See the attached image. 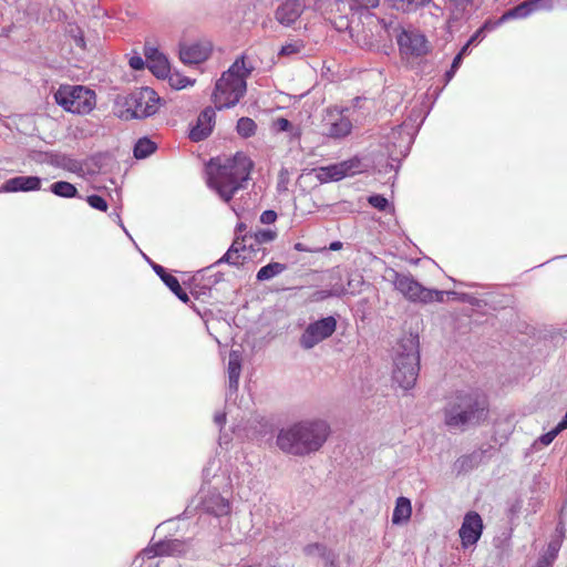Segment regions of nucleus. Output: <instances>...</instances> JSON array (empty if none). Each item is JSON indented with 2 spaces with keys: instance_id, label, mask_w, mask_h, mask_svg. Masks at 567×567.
Masks as SVG:
<instances>
[{
  "instance_id": "1",
  "label": "nucleus",
  "mask_w": 567,
  "mask_h": 567,
  "mask_svg": "<svg viewBox=\"0 0 567 567\" xmlns=\"http://www.w3.org/2000/svg\"><path fill=\"white\" fill-rule=\"evenodd\" d=\"M330 426L321 419H307L280 430L278 447L289 454L303 456L317 452L327 441Z\"/></svg>"
},
{
  "instance_id": "2",
  "label": "nucleus",
  "mask_w": 567,
  "mask_h": 567,
  "mask_svg": "<svg viewBox=\"0 0 567 567\" xmlns=\"http://www.w3.org/2000/svg\"><path fill=\"white\" fill-rule=\"evenodd\" d=\"M252 161L237 153L223 163L212 161L207 166V184L224 202L228 203L248 181Z\"/></svg>"
},
{
  "instance_id": "3",
  "label": "nucleus",
  "mask_w": 567,
  "mask_h": 567,
  "mask_svg": "<svg viewBox=\"0 0 567 567\" xmlns=\"http://www.w3.org/2000/svg\"><path fill=\"white\" fill-rule=\"evenodd\" d=\"M252 69L241 55L221 74L213 92V102L217 109L233 107L239 102L247 91L246 80Z\"/></svg>"
},
{
  "instance_id": "4",
  "label": "nucleus",
  "mask_w": 567,
  "mask_h": 567,
  "mask_svg": "<svg viewBox=\"0 0 567 567\" xmlns=\"http://www.w3.org/2000/svg\"><path fill=\"white\" fill-rule=\"evenodd\" d=\"M485 403L471 393L461 392L450 398L444 409V422L450 429L465 430L486 417Z\"/></svg>"
},
{
  "instance_id": "5",
  "label": "nucleus",
  "mask_w": 567,
  "mask_h": 567,
  "mask_svg": "<svg viewBox=\"0 0 567 567\" xmlns=\"http://www.w3.org/2000/svg\"><path fill=\"white\" fill-rule=\"evenodd\" d=\"M420 370L419 343L415 338L401 340L394 357L393 380L403 389L415 385Z\"/></svg>"
},
{
  "instance_id": "6",
  "label": "nucleus",
  "mask_w": 567,
  "mask_h": 567,
  "mask_svg": "<svg viewBox=\"0 0 567 567\" xmlns=\"http://www.w3.org/2000/svg\"><path fill=\"white\" fill-rule=\"evenodd\" d=\"M54 100L64 111L74 114H89L96 105L95 92L83 85H61Z\"/></svg>"
},
{
  "instance_id": "7",
  "label": "nucleus",
  "mask_w": 567,
  "mask_h": 567,
  "mask_svg": "<svg viewBox=\"0 0 567 567\" xmlns=\"http://www.w3.org/2000/svg\"><path fill=\"white\" fill-rule=\"evenodd\" d=\"M392 281L395 289L412 302H442L445 295L442 290L423 287L410 275L393 271Z\"/></svg>"
},
{
  "instance_id": "8",
  "label": "nucleus",
  "mask_w": 567,
  "mask_h": 567,
  "mask_svg": "<svg viewBox=\"0 0 567 567\" xmlns=\"http://www.w3.org/2000/svg\"><path fill=\"white\" fill-rule=\"evenodd\" d=\"M400 54L404 60H414L430 53L431 47L424 34L413 29H402L396 35Z\"/></svg>"
},
{
  "instance_id": "9",
  "label": "nucleus",
  "mask_w": 567,
  "mask_h": 567,
  "mask_svg": "<svg viewBox=\"0 0 567 567\" xmlns=\"http://www.w3.org/2000/svg\"><path fill=\"white\" fill-rule=\"evenodd\" d=\"M126 106L132 117L145 118L158 111L159 96L151 87H141L127 97Z\"/></svg>"
},
{
  "instance_id": "10",
  "label": "nucleus",
  "mask_w": 567,
  "mask_h": 567,
  "mask_svg": "<svg viewBox=\"0 0 567 567\" xmlns=\"http://www.w3.org/2000/svg\"><path fill=\"white\" fill-rule=\"evenodd\" d=\"M368 29L359 25L351 27L353 40L361 47L367 49L374 48L382 38V31L386 32V24L378 19L374 14L365 16Z\"/></svg>"
},
{
  "instance_id": "11",
  "label": "nucleus",
  "mask_w": 567,
  "mask_h": 567,
  "mask_svg": "<svg viewBox=\"0 0 567 567\" xmlns=\"http://www.w3.org/2000/svg\"><path fill=\"white\" fill-rule=\"evenodd\" d=\"M348 112V109H328L322 123L323 134L332 138H342L349 135L352 123Z\"/></svg>"
},
{
  "instance_id": "12",
  "label": "nucleus",
  "mask_w": 567,
  "mask_h": 567,
  "mask_svg": "<svg viewBox=\"0 0 567 567\" xmlns=\"http://www.w3.org/2000/svg\"><path fill=\"white\" fill-rule=\"evenodd\" d=\"M364 169L358 157H353L333 165L317 168L316 177L321 183L337 182L347 176L354 175Z\"/></svg>"
},
{
  "instance_id": "13",
  "label": "nucleus",
  "mask_w": 567,
  "mask_h": 567,
  "mask_svg": "<svg viewBox=\"0 0 567 567\" xmlns=\"http://www.w3.org/2000/svg\"><path fill=\"white\" fill-rule=\"evenodd\" d=\"M337 328L333 317L322 318L310 323L300 338V344L305 349H312L316 344L329 338Z\"/></svg>"
},
{
  "instance_id": "14",
  "label": "nucleus",
  "mask_w": 567,
  "mask_h": 567,
  "mask_svg": "<svg viewBox=\"0 0 567 567\" xmlns=\"http://www.w3.org/2000/svg\"><path fill=\"white\" fill-rule=\"evenodd\" d=\"M483 532V520L476 512H468L458 530L462 546L467 548L478 542Z\"/></svg>"
},
{
  "instance_id": "15",
  "label": "nucleus",
  "mask_w": 567,
  "mask_h": 567,
  "mask_svg": "<svg viewBox=\"0 0 567 567\" xmlns=\"http://www.w3.org/2000/svg\"><path fill=\"white\" fill-rule=\"evenodd\" d=\"M212 52V43L207 40L184 43L179 49V58L185 64H199L206 61Z\"/></svg>"
},
{
  "instance_id": "16",
  "label": "nucleus",
  "mask_w": 567,
  "mask_h": 567,
  "mask_svg": "<svg viewBox=\"0 0 567 567\" xmlns=\"http://www.w3.org/2000/svg\"><path fill=\"white\" fill-rule=\"evenodd\" d=\"M188 550V545L179 539H166L152 545L143 551L148 558L155 556H182Z\"/></svg>"
},
{
  "instance_id": "17",
  "label": "nucleus",
  "mask_w": 567,
  "mask_h": 567,
  "mask_svg": "<svg viewBox=\"0 0 567 567\" xmlns=\"http://www.w3.org/2000/svg\"><path fill=\"white\" fill-rule=\"evenodd\" d=\"M305 8V0H285L277 8L275 18L280 24L291 27L300 18Z\"/></svg>"
},
{
  "instance_id": "18",
  "label": "nucleus",
  "mask_w": 567,
  "mask_h": 567,
  "mask_svg": "<svg viewBox=\"0 0 567 567\" xmlns=\"http://www.w3.org/2000/svg\"><path fill=\"white\" fill-rule=\"evenodd\" d=\"M216 113L213 107H206L198 115L196 125L192 128L189 137L194 142H199L206 138L213 131L215 125Z\"/></svg>"
},
{
  "instance_id": "19",
  "label": "nucleus",
  "mask_w": 567,
  "mask_h": 567,
  "mask_svg": "<svg viewBox=\"0 0 567 567\" xmlns=\"http://www.w3.org/2000/svg\"><path fill=\"white\" fill-rule=\"evenodd\" d=\"M41 188V178L37 176H17L8 179L0 187L2 193L33 192Z\"/></svg>"
},
{
  "instance_id": "20",
  "label": "nucleus",
  "mask_w": 567,
  "mask_h": 567,
  "mask_svg": "<svg viewBox=\"0 0 567 567\" xmlns=\"http://www.w3.org/2000/svg\"><path fill=\"white\" fill-rule=\"evenodd\" d=\"M146 64L150 71L157 78H166L169 73L167 58L157 49L145 48Z\"/></svg>"
},
{
  "instance_id": "21",
  "label": "nucleus",
  "mask_w": 567,
  "mask_h": 567,
  "mask_svg": "<svg viewBox=\"0 0 567 567\" xmlns=\"http://www.w3.org/2000/svg\"><path fill=\"white\" fill-rule=\"evenodd\" d=\"M202 505L205 512L214 514L215 516H224L230 512V504L228 499L217 492H209L204 497Z\"/></svg>"
},
{
  "instance_id": "22",
  "label": "nucleus",
  "mask_w": 567,
  "mask_h": 567,
  "mask_svg": "<svg viewBox=\"0 0 567 567\" xmlns=\"http://www.w3.org/2000/svg\"><path fill=\"white\" fill-rule=\"evenodd\" d=\"M228 390L229 394L238 390L239 377L241 372V355L239 351L231 350L228 359Z\"/></svg>"
},
{
  "instance_id": "23",
  "label": "nucleus",
  "mask_w": 567,
  "mask_h": 567,
  "mask_svg": "<svg viewBox=\"0 0 567 567\" xmlns=\"http://www.w3.org/2000/svg\"><path fill=\"white\" fill-rule=\"evenodd\" d=\"M153 270L159 276V278L164 281V284L171 289V291L183 302L187 303L189 301L188 295L182 289L176 277L166 272L164 267L152 262Z\"/></svg>"
},
{
  "instance_id": "24",
  "label": "nucleus",
  "mask_w": 567,
  "mask_h": 567,
  "mask_svg": "<svg viewBox=\"0 0 567 567\" xmlns=\"http://www.w3.org/2000/svg\"><path fill=\"white\" fill-rule=\"evenodd\" d=\"M246 236H236L234 239L231 246L227 250V252L217 261V264L227 262L229 265H239L241 264L247 257L241 256L240 254L245 251L246 245H245Z\"/></svg>"
},
{
  "instance_id": "25",
  "label": "nucleus",
  "mask_w": 567,
  "mask_h": 567,
  "mask_svg": "<svg viewBox=\"0 0 567 567\" xmlns=\"http://www.w3.org/2000/svg\"><path fill=\"white\" fill-rule=\"evenodd\" d=\"M50 163L74 174L83 172V164L80 161L64 154H51Z\"/></svg>"
},
{
  "instance_id": "26",
  "label": "nucleus",
  "mask_w": 567,
  "mask_h": 567,
  "mask_svg": "<svg viewBox=\"0 0 567 567\" xmlns=\"http://www.w3.org/2000/svg\"><path fill=\"white\" fill-rule=\"evenodd\" d=\"M412 514L411 501L406 497H399L392 514L394 525L405 524L410 520Z\"/></svg>"
},
{
  "instance_id": "27",
  "label": "nucleus",
  "mask_w": 567,
  "mask_h": 567,
  "mask_svg": "<svg viewBox=\"0 0 567 567\" xmlns=\"http://www.w3.org/2000/svg\"><path fill=\"white\" fill-rule=\"evenodd\" d=\"M391 9L403 13L415 12L431 0H383Z\"/></svg>"
},
{
  "instance_id": "28",
  "label": "nucleus",
  "mask_w": 567,
  "mask_h": 567,
  "mask_svg": "<svg viewBox=\"0 0 567 567\" xmlns=\"http://www.w3.org/2000/svg\"><path fill=\"white\" fill-rule=\"evenodd\" d=\"M532 13H534L532 6L529 4V1L526 0L503 13V16L495 22V25H501L511 19H525Z\"/></svg>"
},
{
  "instance_id": "29",
  "label": "nucleus",
  "mask_w": 567,
  "mask_h": 567,
  "mask_svg": "<svg viewBox=\"0 0 567 567\" xmlns=\"http://www.w3.org/2000/svg\"><path fill=\"white\" fill-rule=\"evenodd\" d=\"M272 130L277 133L285 132L291 140L299 138L301 135V128L299 125L292 124L290 121L284 117L276 118L271 125Z\"/></svg>"
},
{
  "instance_id": "30",
  "label": "nucleus",
  "mask_w": 567,
  "mask_h": 567,
  "mask_svg": "<svg viewBox=\"0 0 567 567\" xmlns=\"http://www.w3.org/2000/svg\"><path fill=\"white\" fill-rule=\"evenodd\" d=\"M560 546H561V540H558V539L551 540L548 544L545 554L537 561L536 567H551L554 561L557 558Z\"/></svg>"
},
{
  "instance_id": "31",
  "label": "nucleus",
  "mask_w": 567,
  "mask_h": 567,
  "mask_svg": "<svg viewBox=\"0 0 567 567\" xmlns=\"http://www.w3.org/2000/svg\"><path fill=\"white\" fill-rule=\"evenodd\" d=\"M286 265L285 264H280V262H270L264 267H261L257 275H256V278L258 281H266V280H270L272 279L274 277L280 275L281 272H284L286 270Z\"/></svg>"
},
{
  "instance_id": "32",
  "label": "nucleus",
  "mask_w": 567,
  "mask_h": 567,
  "mask_svg": "<svg viewBox=\"0 0 567 567\" xmlns=\"http://www.w3.org/2000/svg\"><path fill=\"white\" fill-rule=\"evenodd\" d=\"M50 190L54 195L63 197V198H73L78 194V189L75 188L74 185H72L69 182H63V181L53 183L50 186Z\"/></svg>"
},
{
  "instance_id": "33",
  "label": "nucleus",
  "mask_w": 567,
  "mask_h": 567,
  "mask_svg": "<svg viewBox=\"0 0 567 567\" xmlns=\"http://www.w3.org/2000/svg\"><path fill=\"white\" fill-rule=\"evenodd\" d=\"M156 148L154 142L148 138H141L134 146V156L136 158H145L150 156Z\"/></svg>"
},
{
  "instance_id": "34",
  "label": "nucleus",
  "mask_w": 567,
  "mask_h": 567,
  "mask_svg": "<svg viewBox=\"0 0 567 567\" xmlns=\"http://www.w3.org/2000/svg\"><path fill=\"white\" fill-rule=\"evenodd\" d=\"M452 16L454 19H461L472 9L473 0H449Z\"/></svg>"
},
{
  "instance_id": "35",
  "label": "nucleus",
  "mask_w": 567,
  "mask_h": 567,
  "mask_svg": "<svg viewBox=\"0 0 567 567\" xmlns=\"http://www.w3.org/2000/svg\"><path fill=\"white\" fill-rule=\"evenodd\" d=\"M257 125L249 117H241L237 122V132L243 137H250L256 133Z\"/></svg>"
},
{
  "instance_id": "36",
  "label": "nucleus",
  "mask_w": 567,
  "mask_h": 567,
  "mask_svg": "<svg viewBox=\"0 0 567 567\" xmlns=\"http://www.w3.org/2000/svg\"><path fill=\"white\" fill-rule=\"evenodd\" d=\"M168 82H169V85L176 90H182V89H185L189 85H193L194 84V80H190L189 78L178 73V72H173V73H168Z\"/></svg>"
},
{
  "instance_id": "37",
  "label": "nucleus",
  "mask_w": 567,
  "mask_h": 567,
  "mask_svg": "<svg viewBox=\"0 0 567 567\" xmlns=\"http://www.w3.org/2000/svg\"><path fill=\"white\" fill-rule=\"evenodd\" d=\"M344 295L343 289L332 288L330 290H316L309 296V301L318 302L330 297H340Z\"/></svg>"
},
{
  "instance_id": "38",
  "label": "nucleus",
  "mask_w": 567,
  "mask_h": 567,
  "mask_svg": "<svg viewBox=\"0 0 567 567\" xmlns=\"http://www.w3.org/2000/svg\"><path fill=\"white\" fill-rule=\"evenodd\" d=\"M276 238L277 231L272 229H261L254 234V239L259 245L271 243Z\"/></svg>"
},
{
  "instance_id": "39",
  "label": "nucleus",
  "mask_w": 567,
  "mask_h": 567,
  "mask_svg": "<svg viewBox=\"0 0 567 567\" xmlns=\"http://www.w3.org/2000/svg\"><path fill=\"white\" fill-rule=\"evenodd\" d=\"M362 285H363V280H362L361 276H355L348 280V288H343V287H337V288L343 289L344 295L346 293L354 295L357 292H360V286H362Z\"/></svg>"
},
{
  "instance_id": "40",
  "label": "nucleus",
  "mask_w": 567,
  "mask_h": 567,
  "mask_svg": "<svg viewBox=\"0 0 567 567\" xmlns=\"http://www.w3.org/2000/svg\"><path fill=\"white\" fill-rule=\"evenodd\" d=\"M368 202L379 210H386L390 207L388 199L382 195H372L368 198Z\"/></svg>"
},
{
  "instance_id": "41",
  "label": "nucleus",
  "mask_w": 567,
  "mask_h": 567,
  "mask_svg": "<svg viewBox=\"0 0 567 567\" xmlns=\"http://www.w3.org/2000/svg\"><path fill=\"white\" fill-rule=\"evenodd\" d=\"M302 49H303L302 42H300V41L290 42L281 48L280 55H286V56L293 55V54L299 53Z\"/></svg>"
},
{
  "instance_id": "42",
  "label": "nucleus",
  "mask_w": 567,
  "mask_h": 567,
  "mask_svg": "<svg viewBox=\"0 0 567 567\" xmlns=\"http://www.w3.org/2000/svg\"><path fill=\"white\" fill-rule=\"evenodd\" d=\"M89 205L97 210L105 212L107 209V204L104 198L99 195H91L87 197Z\"/></svg>"
},
{
  "instance_id": "43",
  "label": "nucleus",
  "mask_w": 567,
  "mask_h": 567,
  "mask_svg": "<svg viewBox=\"0 0 567 567\" xmlns=\"http://www.w3.org/2000/svg\"><path fill=\"white\" fill-rule=\"evenodd\" d=\"M529 4L534 12L539 10H551L553 9V0H528Z\"/></svg>"
},
{
  "instance_id": "44",
  "label": "nucleus",
  "mask_w": 567,
  "mask_h": 567,
  "mask_svg": "<svg viewBox=\"0 0 567 567\" xmlns=\"http://www.w3.org/2000/svg\"><path fill=\"white\" fill-rule=\"evenodd\" d=\"M561 431L558 430V426H556L554 430L549 431L548 433L546 434H543L536 442H535V445L537 443H540L545 446L549 445L554 440L555 437L560 433Z\"/></svg>"
},
{
  "instance_id": "45",
  "label": "nucleus",
  "mask_w": 567,
  "mask_h": 567,
  "mask_svg": "<svg viewBox=\"0 0 567 567\" xmlns=\"http://www.w3.org/2000/svg\"><path fill=\"white\" fill-rule=\"evenodd\" d=\"M497 25H495V23H491V22H485L484 25L482 28H480L470 39H468V42L470 43H474L476 41H480L482 38H483V33L485 30H492L494 28H496Z\"/></svg>"
},
{
  "instance_id": "46",
  "label": "nucleus",
  "mask_w": 567,
  "mask_h": 567,
  "mask_svg": "<svg viewBox=\"0 0 567 567\" xmlns=\"http://www.w3.org/2000/svg\"><path fill=\"white\" fill-rule=\"evenodd\" d=\"M351 2L359 8L374 9L379 6L380 0H351Z\"/></svg>"
},
{
  "instance_id": "47",
  "label": "nucleus",
  "mask_w": 567,
  "mask_h": 567,
  "mask_svg": "<svg viewBox=\"0 0 567 567\" xmlns=\"http://www.w3.org/2000/svg\"><path fill=\"white\" fill-rule=\"evenodd\" d=\"M277 219V214L276 212L274 210H265L261 215H260V223L261 224H265V225H270V224H274Z\"/></svg>"
},
{
  "instance_id": "48",
  "label": "nucleus",
  "mask_w": 567,
  "mask_h": 567,
  "mask_svg": "<svg viewBox=\"0 0 567 567\" xmlns=\"http://www.w3.org/2000/svg\"><path fill=\"white\" fill-rule=\"evenodd\" d=\"M145 61L140 55H133L128 60V64L134 70H142L145 65Z\"/></svg>"
},
{
  "instance_id": "49",
  "label": "nucleus",
  "mask_w": 567,
  "mask_h": 567,
  "mask_svg": "<svg viewBox=\"0 0 567 567\" xmlns=\"http://www.w3.org/2000/svg\"><path fill=\"white\" fill-rule=\"evenodd\" d=\"M214 421L218 426H221L226 421V413H216Z\"/></svg>"
},
{
  "instance_id": "50",
  "label": "nucleus",
  "mask_w": 567,
  "mask_h": 567,
  "mask_svg": "<svg viewBox=\"0 0 567 567\" xmlns=\"http://www.w3.org/2000/svg\"><path fill=\"white\" fill-rule=\"evenodd\" d=\"M462 54H456V56L454 58L453 62H452V69L456 70L460 68L461 63H462Z\"/></svg>"
},
{
  "instance_id": "51",
  "label": "nucleus",
  "mask_w": 567,
  "mask_h": 567,
  "mask_svg": "<svg viewBox=\"0 0 567 567\" xmlns=\"http://www.w3.org/2000/svg\"><path fill=\"white\" fill-rule=\"evenodd\" d=\"M558 430L563 431L567 429V411L563 420L557 424Z\"/></svg>"
},
{
  "instance_id": "52",
  "label": "nucleus",
  "mask_w": 567,
  "mask_h": 567,
  "mask_svg": "<svg viewBox=\"0 0 567 567\" xmlns=\"http://www.w3.org/2000/svg\"><path fill=\"white\" fill-rule=\"evenodd\" d=\"M342 248V243L341 241H332L329 246V249L330 250H333V251H337L339 249Z\"/></svg>"
},
{
  "instance_id": "53",
  "label": "nucleus",
  "mask_w": 567,
  "mask_h": 567,
  "mask_svg": "<svg viewBox=\"0 0 567 567\" xmlns=\"http://www.w3.org/2000/svg\"><path fill=\"white\" fill-rule=\"evenodd\" d=\"M455 72H456V70H454V69H452V68H451V69L445 73L446 82H449V81H451V80H452V78L454 76Z\"/></svg>"
},
{
  "instance_id": "54",
  "label": "nucleus",
  "mask_w": 567,
  "mask_h": 567,
  "mask_svg": "<svg viewBox=\"0 0 567 567\" xmlns=\"http://www.w3.org/2000/svg\"><path fill=\"white\" fill-rule=\"evenodd\" d=\"M245 230H246V225L245 224L240 223V224L237 225V227H236L237 236H239Z\"/></svg>"
},
{
  "instance_id": "55",
  "label": "nucleus",
  "mask_w": 567,
  "mask_h": 567,
  "mask_svg": "<svg viewBox=\"0 0 567 567\" xmlns=\"http://www.w3.org/2000/svg\"><path fill=\"white\" fill-rule=\"evenodd\" d=\"M471 44H472V43H470V42L467 41V42L465 43V45L461 49V51H460L457 54H462V58H463V56L466 54V52H467V50H468V48H470V45H471Z\"/></svg>"
},
{
  "instance_id": "56",
  "label": "nucleus",
  "mask_w": 567,
  "mask_h": 567,
  "mask_svg": "<svg viewBox=\"0 0 567 567\" xmlns=\"http://www.w3.org/2000/svg\"><path fill=\"white\" fill-rule=\"evenodd\" d=\"M214 464H215V461H213L209 466L204 468V476L205 477H208L210 475V466H213Z\"/></svg>"
},
{
  "instance_id": "57",
  "label": "nucleus",
  "mask_w": 567,
  "mask_h": 567,
  "mask_svg": "<svg viewBox=\"0 0 567 567\" xmlns=\"http://www.w3.org/2000/svg\"><path fill=\"white\" fill-rule=\"evenodd\" d=\"M116 218H117V223L118 225L122 227V229L125 231L126 235H128V231L126 230V228L124 227L123 223H122V219L120 218V215L116 214Z\"/></svg>"
},
{
  "instance_id": "58",
  "label": "nucleus",
  "mask_w": 567,
  "mask_h": 567,
  "mask_svg": "<svg viewBox=\"0 0 567 567\" xmlns=\"http://www.w3.org/2000/svg\"><path fill=\"white\" fill-rule=\"evenodd\" d=\"M76 42L79 45L84 47V41L82 38L78 39Z\"/></svg>"
}]
</instances>
